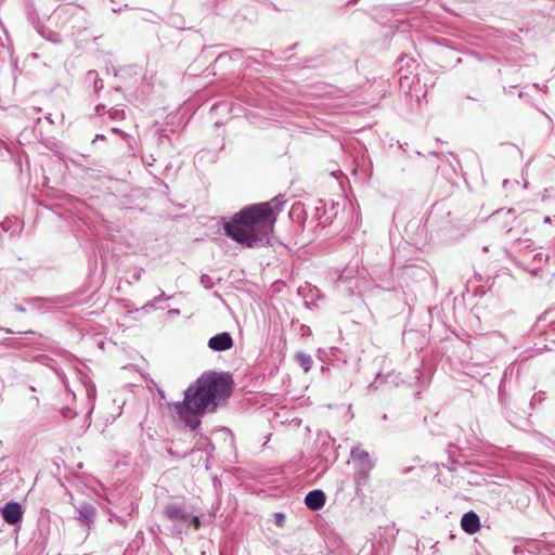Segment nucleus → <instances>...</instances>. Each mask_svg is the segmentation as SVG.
Returning <instances> with one entry per match:
<instances>
[{
  "label": "nucleus",
  "mask_w": 555,
  "mask_h": 555,
  "mask_svg": "<svg viewBox=\"0 0 555 555\" xmlns=\"http://www.w3.org/2000/svg\"><path fill=\"white\" fill-rule=\"evenodd\" d=\"M232 378L215 372L201 375L184 392V399L170 405L177 416L192 430L201 425L199 416L216 410L232 392Z\"/></svg>",
  "instance_id": "obj_1"
},
{
  "label": "nucleus",
  "mask_w": 555,
  "mask_h": 555,
  "mask_svg": "<svg viewBox=\"0 0 555 555\" xmlns=\"http://www.w3.org/2000/svg\"><path fill=\"white\" fill-rule=\"evenodd\" d=\"M280 210L281 201L278 197L246 206L223 224L224 232L249 248L258 246L268 242L273 233Z\"/></svg>",
  "instance_id": "obj_2"
},
{
  "label": "nucleus",
  "mask_w": 555,
  "mask_h": 555,
  "mask_svg": "<svg viewBox=\"0 0 555 555\" xmlns=\"http://www.w3.org/2000/svg\"><path fill=\"white\" fill-rule=\"evenodd\" d=\"M2 517L9 525L20 522L23 517L21 505L16 502L7 503L2 509Z\"/></svg>",
  "instance_id": "obj_3"
},
{
  "label": "nucleus",
  "mask_w": 555,
  "mask_h": 555,
  "mask_svg": "<svg viewBox=\"0 0 555 555\" xmlns=\"http://www.w3.org/2000/svg\"><path fill=\"white\" fill-rule=\"evenodd\" d=\"M208 347L216 351L229 350L233 347V339L229 333L223 332L208 340Z\"/></svg>",
  "instance_id": "obj_4"
},
{
  "label": "nucleus",
  "mask_w": 555,
  "mask_h": 555,
  "mask_svg": "<svg viewBox=\"0 0 555 555\" xmlns=\"http://www.w3.org/2000/svg\"><path fill=\"white\" fill-rule=\"evenodd\" d=\"M462 529L468 533L474 534L480 529V519L475 512L465 513L461 519Z\"/></svg>",
  "instance_id": "obj_5"
},
{
  "label": "nucleus",
  "mask_w": 555,
  "mask_h": 555,
  "mask_svg": "<svg viewBox=\"0 0 555 555\" xmlns=\"http://www.w3.org/2000/svg\"><path fill=\"white\" fill-rule=\"evenodd\" d=\"M305 503L310 509H320L325 503V495L320 490L310 491L306 495Z\"/></svg>",
  "instance_id": "obj_6"
},
{
  "label": "nucleus",
  "mask_w": 555,
  "mask_h": 555,
  "mask_svg": "<svg viewBox=\"0 0 555 555\" xmlns=\"http://www.w3.org/2000/svg\"><path fill=\"white\" fill-rule=\"evenodd\" d=\"M165 515L170 520H186L189 515L184 513L179 506L170 504L165 508Z\"/></svg>",
  "instance_id": "obj_7"
},
{
  "label": "nucleus",
  "mask_w": 555,
  "mask_h": 555,
  "mask_svg": "<svg viewBox=\"0 0 555 555\" xmlns=\"http://www.w3.org/2000/svg\"><path fill=\"white\" fill-rule=\"evenodd\" d=\"M95 509L90 505H85L79 508V518L83 520L87 525L90 524L93 519Z\"/></svg>",
  "instance_id": "obj_8"
},
{
  "label": "nucleus",
  "mask_w": 555,
  "mask_h": 555,
  "mask_svg": "<svg viewBox=\"0 0 555 555\" xmlns=\"http://www.w3.org/2000/svg\"><path fill=\"white\" fill-rule=\"evenodd\" d=\"M299 358H300V361H301V365L304 366V370H305L306 372H308V371H309V369H310V364H311V359H310V357H306V356H304V354H300V356H299Z\"/></svg>",
  "instance_id": "obj_9"
},
{
  "label": "nucleus",
  "mask_w": 555,
  "mask_h": 555,
  "mask_svg": "<svg viewBox=\"0 0 555 555\" xmlns=\"http://www.w3.org/2000/svg\"><path fill=\"white\" fill-rule=\"evenodd\" d=\"M274 518H275V524L279 526V527H283L284 526V522H285V516L281 513H276L274 515Z\"/></svg>",
  "instance_id": "obj_10"
},
{
  "label": "nucleus",
  "mask_w": 555,
  "mask_h": 555,
  "mask_svg": "<svg viewBox=\"0 0 555 555\" xmlns=\"http://www.w3.org/2000/svg\"><path fill=\"white\" fill-rule=\"evenodd\" d=\"M192 525L195 530H197L201 526L199 518L197 516L192 517Z\"/></svg>",
  "instance_id": "obj_11"
}]
</instances>
